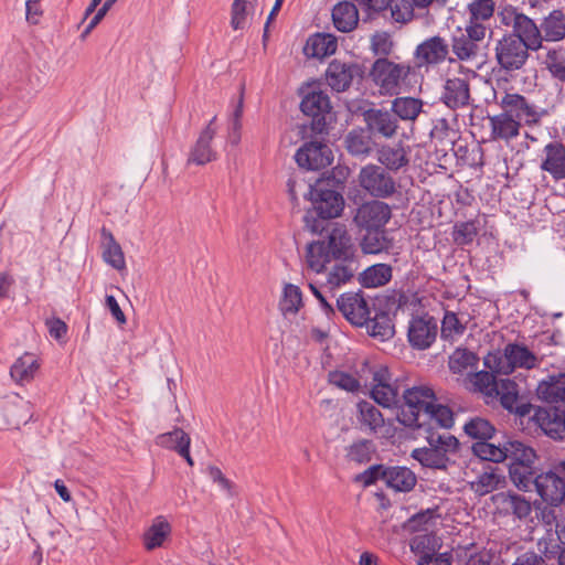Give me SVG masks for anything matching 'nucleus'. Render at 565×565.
Returning <instances> with one entry per match:
<instances>
[{
    "mask_svg": "<svg viewBox=\"0 0 565 565\" xmlns=\"http://www.w3.org/2000/svg\"><path fill=\"white\" fill-rule=\"evenodd\" d=\"M533 490L552 507H557L565 500V481L554 468L536 476Z\"/></svg>",
    "mask_w": 565,
    "mask_h": 565,
    "instance_id": "obj_15",
    "label": "nucleus"
},
{
    "mask_svg": "<svg viewBox=\"0 0 565 565\" xmlns=\"http://www.w3.org/2000/svg\"><path fill=\"white\" fill-rule=\"evenodd\" d=\"M531 49L514 35H503L495 44V60L501 70H521L530 57Z\"/></svg>",
    "mask_w": 565,
    "mask_h": 565,
    "instance_id": "obj_4",
    "label": "nucleus"
},
{
    "mask_svg": "<svg viewBox=\"0 0 565 565\" xmlns=\"http://www.w3.org/2000/svg\"><path fill=\"white\" fill-rule=\"evenodd\" d=\"M440 99L450 109L466 107L470 102V85L466 78L451 77L445 82Z\"/></svg>",
    "mask_w": 565,
    "mask_h": 565,
    "instance_id": "obj_22",
    "label": "nucleus"
},
{
    "mask_svg": "<svg viewBox=\"0 0 565 565\" xmlns=\"http://www.w3.org/2000/svg\"><path fill=\"white\" fill-rule=\"evenodd\" d=\"M338 47L335 36L329 33H317L309 38L306 52L313 57L322 58L334 54Z\"/></svg>",
    "mask_w": 565,
    "mask_h": 565,
    "instance_id": "obj_38",
    "label": "nucleus"
},
{
    "mask_svg": "<svg viewBox=\"0 0 565 565\" xmlns=\"http://www.w3.org/2000/svg\"><path fill=\"white\" fill-rule=\"evenodd\" d=\"M364 73V66L359 63L333 60L327 67L326 79L332 90L342 93L354 82H361Z\"/></svg>",
    "mask_w": 565,
    "mask_h": 565,
    "instance_id": "obj_7",
    "label": "nucleus"
},
{
    "mask_svg": "<svg viewBox=\"0 0 565 565\" xmlns=\"http://www.w3.org/2000/svg\"><path fill=\"white\" fill-rule=\"evenodd\" d=\"M536 394L547 405H565V373L550 375L541 381Z\"/></svg>",
    "mask_w": 565,
    "mask_h": 565,
    "instance_id": "obj_26",
    "label": "nucleus"
},
{
    "mask_svg": "<svg viewBox=\"0 0 565 565\" xmlns=\"http://www.w3.org/2000/svg\"><path fill=\"white\" fill-rule=\"evenodd\" d=\"M403 404L397 413V420L405 427L418 429L424 414L428 413L437 397L431 387L413 386L403 393Z\"/></svg>",
    "mask_w": 565,
    "mask_h": 565,
    "instance_id": "obj_2",
    "label": "nucleus"
},
{
    "mask_svg": "<svg viewBox=\"0 0 565 565\" xmlns=\"http://www.w3.org/2000/svg\"><path fill=\"white\" fill-rule=\"evenodd\" d=\"M360 186L376 199L391 198L396 192L394 178L381 166L366 164L359 173Z\"/></svg>",
    "mask_w": 565,
    "mask_h": 565,
    "instance_id": "obj_5",
    "label": "nucleus"
},
{
    "mask_svg": "<svg viewBox=\"0 0 565 565\" xmlns=\"http://www.w3.org/2000/svg\"><path fill=\"white\" fill-rule=\"evenodd\" d=\"M463 430L469 437L478 439V441L492 438L495 431L493 425L489 420L481 417L471 418L465 424Z\"/></svg>",
    "mask_w": 565,
    "mask_h": 565,
    "instance_id": "obj_56",
    "label": "nucleus"
},
{
    "mask_svg": "<svg viewBox=\"0 0 565 565\" xmlns=\"http://www.w3.org/2000/svg\"><path fill=\"white\" fill-rule=\"evenodd\" d=\"M540 169L555 181L565 179V145L561 140H551L542 149Z\"/></svg>",
    "mask_w": 565,
    "mask_h": 565,
    "instance_id": "obj_17",
    "label": "nucleus"
},
{
    "mask_svg": "<svg viewBox=\"0 0 565 565\" xmlns=\"http://www.w3.org/2000/svg\"><path fill=\"white\" fill-rule=\"evenodd\" d=\"M437 331V321L434 317L425 315L413 318L407 331L408 342L414 349L426 350L435 342Z\"/></svg>",
    "mask_w": 565,
    "mask_h": 565,
    "instance_id": "obj_16",
    "label": "nucleus"
},
{
    "mask_svg": "<svg viewBox=\"0 0 565 565\" xmlns=\"http://www.w3.org/2000/svg\"><path fill=\"white\" fill-rule=\"evenodd\" d=\"M412 72V66L405 63H395L387 57L376 58L369 72L373 84L379 88L383 96L398 95L402 82L405 81Z\"/></svg>",
    "mask_w": 565,
    "mask_h": 565,
    "instance_id": "obj_3",
    "label": "nucleus"
},
{
    "mask_svg": "<svg viewBox=\"0 0 565 565\" xmlns=\"http://www.w3.org/2000/svg\"><path fill=\"white\" fill-rule=\"evenodd\" d=\"M356 270L355 259L349 258L348 260H335L334 265L327 273V280L323 288L328 289L331 296H334V290L340 286L349 282Z\"/></svg>",
    "mask_w": 565,
    "mask_h": 565,
    "instance_id": "obj_28",
    "label": "nucleus"
},
{
    "mask_svg": "<svg viewBox=\"0 0 565 565\" xmlns=\"http://www.w3.org/2000/svg\"><path fill=\"white\" fill-rule=\"evenodd\" d=\"M295 160L300 168L320 170L333 161V153L328 143L318 140L305 142L296 152Z\"/></svg>",
    "mask_w": 565,
    "mask_h": 565,
    "instance_id": "obj_10",
    "label": "nucleus"
},
{
    "mask_svg": "<svg viewBox=\"0 0 565 565\" xmlns=\"http://www.w3.org/2000/svg\"><path fill=\"white\" fill-rule=\"evenodd\" d=\"M306 259L308 267L317 274L327 269V265L332 260L329 254L326 242L317 241L307 246Z\"/></svg>",
    "mask_w": 565,
    "mask_h": 565,
    "instance_id": "obj_44",
    "label": "nucleus"
},
{
    "mask_svg": "<svg viewBox=\"0 0 565 565\" xmlns=\"http://www.w3.org/2000/svg\"><path fill=\"white\" fill-rule=\"evenodd\" d=\"M509 35H514L521 40L533 52L543 47V35L540 26L524 13L513 22V31Z\"/></svg>",
    "mask_w": 565,
    "mask_h": 565,
    "instance_id": "obj_24",
    "label": "nucleus"
},
{
    "mask_svg": "<svg viewBox=\"0 0 565 565\" xmlns=\"http://www.w3.org/2000/svg\"><path fill=\"white\" fill-rule=\"evenodd\" d=\"M171 532L170 524L162 518L157 521L143 534V543L148 551L160 547Z\"/></svg>",
    "mask_w": 565,
    "mask_h": 565,
    "instance_id": "obj_51",
    "label": "nucleus"
},
{
    "mask_svg": "<svg viewBox=\"0 0 565 565\" xmlns=\"http://www.w3.org/2000/svg\"><path fill=\"white\" fill-rule=\"evenodd\" d=\"M507 459L511 462L509 466L534 465L537 460L535 450L519 440H508L504 443Z\"/></svg>",
    "mask_w": 565,
    "mask_h": 565,
    "instance_id": "obj_39",
    "label": "nucleus"
},
{
    "mask_svg": "<svg viewBox=\"0 0 565 565\" xmlns=\"http://www.w3.org/2000/svg\"><path fill=\"white\" fill-rule=\"evenodd\" d=\"M358 407V419L366 426L371 431L376 433L377 429L384 426V417L381 411L367 401H361L356 405Z\"/></svg>",
    "mask_w": 565,
    "mask_h": 565,
    "instance_id": "obj_48",
    "label": "nucleus"
},
{
    "mask_svg": "<svg viewBox=\"0 0 565 565\" xmlns=\"http://www.w3.org/2000/svg\"><path fill=\"white\" fill-rule=\"evenodd\" d=\"M450 47L456 60L461 62H472L478 60L481 56L482 51L481 47L478 46V43L471 42L460 32L451 36L449 49Z\"/></svg>",
    "mask_w": 565,
    "mask_h": 565,
    "instance_id": "obj_37",
    "label": "nucleus"
},
{
    "mask_svg": "<svg viewBox=\"0 0 565 565\" xmlns=\"http://www.w3.org/2000/svg\"><path fill=\"white\" fill-rule=\"evenodd\" d=\"M156 444L164 449L173 450L177 454L183 445L191 446V438L182 428H174L171 431L160 434L156 437Z\"/></svg>",
    "mask_w": 565,
    "mask_h": 565,
    "instance_id": "obj_52",
    "label": "nucleus"
},
{
    "mask_svg": "<svg viewBox=\"0 0 565 565\" xmlns=\"http://www.w3.org/2000/svg\"><path fill=\"white\" fill-rule=\"evenodd\" d=\"M534 418L546 436L554 440H565V405L539 407Z\"/></svg>",
    "mask_w": 565,
    "mask_h": 565,
    "instance_id": "obj_13",
    "label": "nucleus"
},
{
    "mask_svg": "<svg viewBox=\"0 0 565 565\" xmlns=\"http://www.w3.org/2000/svg\"><path fill=\"white\" fill-rule=\"evenodd\" d=\"M502 113L527 126L537 125L547 113L531 104L523 95L518 93H504L498 103Z\"/></svg>",
    "mask_w": 565,
    "mask_h": 565,
    "instance_id": "obj_6",
    "label": "nucleus"
},
{
    "mask_svg": "<svg viewBox=\"0 0 565 565\" xmlns=\"http://www.w3.org/2000/svg\"><path fill=\"white\" fill-rule=\"evenodd\" d=\"M424 103L415 97H396L392 102L391 110L402 120L414 121L423 110Z\"/></svg>",
    "mask_w": 565,
    "mask_h": 565,
    "instance_id": "obj_42",
    "label": "nucleus"
},
{
    "mask_svg": "<svg viewBox=\"0 0 565 565\" xmlns=\"http://www.w3.org/2000/svg\"><path fill=\"white\" fill-rule=\"evenodd\" d=\"M328 377L330 384L347 392L354 393L360 388L359 380L347 372L333 371L329 373Z\"/></svg>",
    "mask_w": 565,
    "mask_h": 565,
    "instance_id": "obj_62",
    "label": "nucleus"
},
{
    "mask_svg": "<svg viewBox=\"0 0 565 565\" xmlns=\"http://www.w3.org/2000/svg\"><path fill=\"white\" fill-rule=\"evenodd\" d=\"M385 484L398 492H409L417 483L416 475L407 467H387L384 472Z\"/></svg>",
    "mask_w": 565,
    "mask_h": 565,
    "instance_id": "obj_30",
    "label": "nucleus"
},
{
    "mask_svg": "<svg viewBox=\"0 0 565 565\" xmlns=\"http://www.w3.org/2000/svg\"><path fill=\"white\" fill-rule=\"evenodd\" d=\"M332 21L338 31L343 33L351 32L359 22L356 6L350 1L337 3L332 9Z\"/></svg>",
    "mask_w": 565,
    "mask_h": 565,
    "instance_id": "obj_31",
    "label": "nucleus"
},
{
    "mask_svg": "<svg viewBox=\"0 0 565 565\" xmlns=\"http://www.w3.org/2000/svg\"><path fill=\"white\" fill-rule=\"evenodd\" d=\"M38 370L39 363L34 355L25 353L12 364L10 375L17 383L23 384L33 380Z\"/></svg>",
    "mask_w": 565,
    "mask_h": 565,
    "instance_id": "obj_43",
    "label": "nucleus"
},
{
    "mask_svg": "<svg viewBox=\"0 0 565 565\" xmlns=\"http://www.w3.org/2000/svg\"><path fill=\"white\" fill-rule=\"evenodd\" d=\"M302 306V294L298 286L287 284L284 288L282 298L279 302V309L284 316L295 315Z\"/></svg>",
    "mask_w": 565,
    "mask_h": 565,
    "instance_id": "obj_54",
    "label": "nucleus"
},
{
    "mask_svg": "<svg viewBox=\"0 0 565 565\" xmlns=\"http://www.w3.org/2000/svg\"><path fill=\"white\" fill-rule=\"evenodd\" d=\"M466 327L460 322L457 315L452 311H446L441 321V338L448 339L454 335H461Z\"/></svg>",
    "mask_w": 565,
    "mask_h": 565,
    "instance_id": "obj_64",
    "label": "nucleus"
},
{
    "mask_svg": "<svg viewBox=\"0 0 565 565\" xmlns=\"http://www.w3.org/2000/svg\"><path fill=\"white\" fill-rule=\"evenodd\" d=\"M477 363L478 356L468 349L458 348L449 356V369L458 374L475 367Z\"/></svg>",
    "mask_w": 565,
    "mask_h": 565,
    "instance_id": "obj_57",
    "label": "nucleus"
},
{
    "mask_svg": "<svg viewBox=\"0 0 565 565\" xmlns=\"http://www.w3.org/2000/svg\"><path fill=\"white\" fill-rule=\"evenodd\" d=\"M395 22L407 23L414 18V4L411 0H395L388 6Z\"/></svg>",
    "mask_w": 565,
    "mask_h": 565,
    "instance_id": "obj_61",
    "label": "nucleus"
},
{
    "mask_svg": "<svg viewBox=\"0 0 565 565\" xmlns=\"http://www.w3.org/2000/svg\"><path fill=\"white\" fill-rule=\"evenodd\" d=\"M504 356L511 369L526 367L532 369L536 365V356L525 347L519 344H508L504 350Z\"/></svg>",
    "mask_w": 565,
    "mask_h": 565,
    "instance_id": "obj_46",
    "label": "nucleus"
},
{
    "mask_svg": "<svg viewBox=\"0 0 565 565\" xmlns=\"http://www.w3.org/2000/svg\"><path fill=\"white\" fill-rule=\"evenodd\" d=\"M372 135L362 128L352 129L344 139L345 148L352 156L367 157L373 149Z\"/></svg>",
    "mask_w": 565,
    "mask_h": 565,
    "instance_id": "obj_36",
    "label": "nucleus"
},
{
    "mask_svg": "<svg viewBox=\"0 0 565 565\" xmlns=\"http://www.w3.org/2000/svg\"><path fill=\"white\" fill-rule=\"evenodd\" d=\"M365 324L370 334L373 338H380L382 341L391 339L395 333L390 315L382 310H375L374 317H370Z\"/></svg>",
    "mask_w": 565,
    "mask_h": 565,
    "instance_id": "obj_45",
    "label": "nucleus"
},
{
    "mask_svg": "<svg viewBox=\"0 0 565 565\" xmlns=\"http://www.w3.org/2000/svg\"><path fill=\"white\" fill-rule=\"evenodd\" d=\"M499 398L502 407L510 413L525 416L530 414L531 405L527 403H520L518 384L511 380H501L499 386L494 392Z\"/></svg>",
    "mask_w": 565,
    "mask_h": 565,
    "instance_id": "obj_25",
    "label": "nucleus"
},
{
    "mask_svg": "<svg viewBox=\"0 0 565 565\" xmlns=\"http://www.w3.org/2000/svg\"><path fill=\"white\" fill-rule=\"evenodd\" d=\"M450 49L448 41L440 36L434 35L419 43L414 52L415 60L419 67L436 66L446 61L452 62L449 57Z\"/></svg>",
    "mask_w": 565,
    "mask_h": 565,
    "instance_id": "obj_12",
    "label": "nucleus"
},
{
    "mask_svg": "<svg viewBox=\"0 0 565 565\" xmlns=\"http://www.w3.org/2000/svg\"><path fill=\"white\" fill-rule=\"evenodd\" d=\"M425 438L429 447L414 449L412 458L423 467L446 470L450 463L448 455L457 452L459 448L458 439L449 433H428L425 434Z\"/></svg>",
    "mask_w": 565,
    "mask_h": 565,
    "instance_id": "obj_1",
    "label": "nucleus"
},
{
    "mask_svg": "<svg viewBox=\"0 0 565 565\" xmlns=\"http://www.w3.org/2000/svg\"><path fill=\"white\" fill-rule=\"evenodd\" d=\"M309 201L323 217H338L344 206L343 196L321 181H317L309 190Z\"/></svg>",
    "mask_w": 565,
    "mask_h": 565,
    "instance_id": "obj_9",
    "label": "nucleus"
},
{
    "mask_svg": "<svg viewBox=\"0 0 565 565\" xmlns=\"http://www.w3.org/2000/svg\"><path fill=\"white\" fill-rule=\"evenodd\" d=\"M337 308L352 324L362 327L370 320L371 309L362 292H344L337 299Z\"/></svg>",
    "mask_w": 565,
    "mask_h": 565,
    "instance_id": "obj_14",
    "label": "nucleus"
},
{
    "mask_svg": "<svg viewBox=\"0 0 565 565\" xmlns=\"http://www.w3.org/2000/svg\"><path fill=\"white\" fill-rule=\"evenodd\" d=\"M454 425V413L446 406L434 402L428 413L424 414L423 422L418 427V431L424 434L435 433L436 427L450 428Z\"/></svg>",
    "mask_w": 565,
    "mask_h": 565,
    "instance_id": "obj_29",
    "label": "nucleus"
},
{
    "mask_svg": "<svg viewBox=\"0 0 565 565\" xmlns=\"http://www.w3.org/2000/svg\"><path fill=\"white\" fill-rule=\"evenodd\" d=\"M409 150L402 143L394 146H383L379 150V162L384 166V169L390 171H398L409 164Z\"/></svg>",
    "mask_w": 565,
    "mask_h": 565,
    "instance_id": "obj_33",
    "label": "nucleus"
},
{
    "mask_svg": "<svg viewBox=\"0 0 565 565\" xmlns=\"http://www.w3.org/2000/svg\"><path fill=\"white\" fill-rule=\"evenodd\" d=\"M387 367L381 366L373 373L372 398L383 407H392L398 403V388L391 384Z\"/></svg>",
    "mask_w": 565,
    "mask_h": 565,
    "instance_id": "obj_20",
    "label": "nucleus"
},
{
    "mask_svg": "<svg viewBox=\"0 0 565 565\" xmlns=\"http://www.w3.org/2000/svg\"><path fill=\"white\" fill-rule=\"evenodd\" d=\"M491 128V140L510 141L520 134L521 124L508 115L501 113L489 117Z\"/></svg>",
    "mask_w": 565,
    "mask_h": 565,
    "instance_id": "obj_32",
    "label": "nucleus"
},
{
    "mask_svg": "<svg viewBox=\"0 0 565 565\" xmlns=\"http://www.w3.org/2000/svg\"><path fill=\"white\" fill-rule=\"evenodd\" d=\"M504 482L505 478L500 473L499 469L490 468V470L483 471L478 476L477 480L472 483V488L480 495H484L499 489Z\"/></svg>",
    "mask_w": 565,
    "mask_h": 565,
    "instance_id": "obj_49",
    "label": "nucleus"
},
{
    "mask_svg": "<svg viewBox=\"0 0 565 565\" xmlns=\"http://www.w3.org/2000/svg\"><path fill=\"white\" fill-rule=\"evenodd\" d=\"M363 117L371 135L385 139L396 135L398 120L393 113L385 109L371 108L364 111Z\"/></svg>",
    "mask_w": 565,
    "mask_h": 565,
    "instance_id": "obj_19",
    "label": "nucleus"
},
{
    "mask_svg": "<svg viewBox=\"0 0 565 565\" xmlns=\"http://www.w3.org/2000/svg\"><path fill=\"white\" fill-rule=\"evenodd\" d=\"M543 41L558 42L565 39V13L553 10L540 24Z\"/></svg>",
    "mask_w": 565,
    "mask_h": 565,
    "instance_id": "obj_35",
    "label": "nucleus"
},
{
    "mask_svg": "<svg viewBox=\"0 0 565 565\" xmlns=\"http://www.w3.org/2000/svg\"><path fill=\"white\" fill-rule=\"evenodd\" d=\"M300 109L311 117L310 128L315 135L328 132L326 115L331 110L330 99L327 93L322 90H311L303 96L300 103Z\"/></svg>",
    "mask_w": 565,
    "mask_h": 565,
    "instance_id": "obj_8",
    "label": "nucleus"
},
{
    "mask_svg": "<svg viewBox=\"0 0 565 565\" xmlns=\"http://www.w3.org/2000/svg\"><path fill=\"white\" fill-rule=\"evenodd\" d=\"M360 246L364 254H379L388 248L390 242L384 228L365 230Z\"/></svg>",
    "mask_w": 565,
    "mask_h": 565,
    "instance_id": "obj_50",
    "label": "nucleus"
},
{
    "mask_svg": "<svg viewBox=\"0 0 565 565\" xmlns=\"http://www.w3.org/2000/svg\"><path fill=\"white\" fill-rule=\"evenodd\" d=\"M494 10V0H472L468 4L469 19L477 21H487L491 19Z\"/></svg>",
    "mask_w": 565,
    "mask_h": 565,
    "instance_id": "obj_59",
    "label": "nucleus"
},
{
    "mask_svg": "<svg viewBox=\"0 0 565 565\" xmlns=\"http://www.w3.org/2000/svg\"><path fill=\"white\" fill-rule=\"evenodd\" d=\"M473 454L482 460L502 462L507 459V451L503 445H494L488 440L477 441L472 446Z\"/></svg>",
    "mask_w": 565,
    "mask_h": 565,
    "instance_id": "obj_55",
    "label": "nucleus"
},
{
    "mask_svg": "<svg viewBox=\"0 0 565 565\" xmlns=\"http://www.w3.org/2000/svg\"><path fill=\"white\" fill-rule=\"evenodd\" d=\"M376 447L372 440L359 439L347 447L345 458L356 463H366L371 461Z\"/></svg>",
    "mask_w": 565,
    "mask_h": 565,
    "instance_id": "obj_53",
    "label": "nucleus"
},
{
    "mask_svg": "<svg viewBox=\"0 0 565 565\" xmlns=\"http://www.w3.org/2000/svg\"><path fill=\"white\" fill-rule=\"evenodd\" d=\"M440 546V539L435 533L418 534L411 543V550L419 556L418 565H428Z\"/></svg>",
    "mask_w": 565,
    "mask_h": 565,
    "instance_id": "obj_34",
    "label": "nucleus"
},
{
    "mask_svg": "<svg viewBox=\"0 0 565 565\" xmlns=\"http://www.w3.org/2000/svg\"><path fill=\"white\" fill-rule=\"evenodd\" d=\"M494 502L505 515H513L520 521H525L532 513V504L523 495L513 491L500 492L494 495Z\"/></svg>",
    "mask_w": 565,
    "mask_h": 565,
    "instance_id": "obj_23",
    "label": "nucleus"
},
{
    "mask_svg": "<svg viewBox=\"0 0 565 565\" xmlns=\"http://www.w3.org/2000/svg\"><path fill=\"white\" fill-rule=\"evenodd\" d=\"M392 266L375 264L364 269L359 277L360 284L365 288H376L386 285L392 279Z\"/></svg>",
    "mask_w": 565,
    "mask_h": 565,
    "instance_id": "obj_40",
    "label": "nucleus"
},
{
    "mask_svg": "<svg viewBox=\"0 0 565 565\" xmlns=\"http://www.w3.org/2000/svg\"><path fill=\"white\" fill-rule=\"evenodd\" d=\"M327 249L333 260H348L354 258V248L351 236L344 225L334 223L328 232Z\"/></svg>",
    "mask_w": 565,
    "mask_h": 565,
    "instance_id": "obj_21",
    "label": "nucleus"
},
{
    "mask_svg": "<svg viewBox=\"0 0 565 565\" xmlns=\"http://www.w3.org/2000/svg\"><path fill=\"white\" fill-rule=\"evenodd\" d=\"M479 233L478 221L458 222L454 225L452 239L457 245H469Z\"/></svg>",
    "mask_w": 565,
    "mask_h": 565,
    "instance_id": "obj_58",
    "label": "nucleus"
},
{
    "mask_svg": "<svg viewBox=\"0 0 565 565\" xmlns=\"http://www.w3.org/2000/svg\"><path fill=\"white\" fill-rule=\"evenodd\" d=\"M394 47L391 35L387 32H376L371 38V50L374 55L387 57Z\"/></svg>",
    "mask_w": 565,
    "mask_h": 565,
    "instance_id": "obj_63",
    "label": "nucleus"
},
{
    "mask_svg": "<svg viewBox=\"0 0 565 565\" xmlns=\"http://www.w3.org/2000/svg\"><path fill=\"white\" fill-rule=\"evenodd\" d=\"M4 413L6 425L11 427H20L25 425L32 418L30 402L19 395L7 398L2 406Z\"/></svg>",
    "mask_w": 565,
    "mask_h": 565,
    "instance_id": "obj_27",
    "label": "nucleus"
},
{
    "mask_svg": "<svg viewBox=\"0 0 565 565\" xmlns=\"http://www.w3.org/2000/svg\"><path fill=\"white\" fill-rule=\"evenodd\" d=\"M543 64L553 78L565 83V47L557 46L548 49Z\"/></svg>",
    "mask_w": 565,
    "mask_h": 565,
    "instance_id": "obj_47",
    "label": "nucleus"
},
{
    "mask_svg": "<svg viewBox=\"0 0 565 565\" xmlns=\"http://www.w3.org/2000/svg\"><path fill=\"white\" fill-rule=\"evenodd\" d=\"M509 476L520 491L531 492L535 487L539 473L534 465H519L509 466Z\"/></svg>",
    "mask_w": 565,
    "mask_h": 565,
    "instance_id": "obj_41",
    "label": "nucleus"
},
{
    "mask_svg": "<svg viewBox=\"0 0 565 565\" xmlns=\"http://www.w3.org/2000/svg\"><path fill=\"white\" fill-rule=\"evenodd\" d=\"M392 216L391 207L380 200L361 204L353 215V223L361 230L384 228Z\"/></svg>",
    "mask_w": 565,
    "mask_h": 565,
    "instance_id": "obj_11",
    "label": "nucleus"
},
{
    "mask_svg": "<svg viewBox=\"0 0 565 565\" xmlns=\"http://www.w3.org/2000/svg\"><path fill=\"white\" fill-rule=\"evenodd\" d=\"M216 120L214 116L206 127L200 132L199 138L192 146L188 157L189 164L204 166L217 159V152L211 146V142L216 135V128L213 126Z\"/></svg>",
    "mask_w": 565,
    "mask_h": 565,
    "instance_id": "obj_18",
    "label": "nucleus"
},
{
    "mask_svg": "<svg viewBox=\"0 0 565 565\" xmlns=\"http://www.w3.org/2000/svg\"><path fill=\"white\" fill-rule=\"evenodd\" d=\"M103 259L117 270L126 268L124 252L117 242L105 243Z\"/></svg>",
    "mask_w": 565,
    "mask_h": 565,
    "instance_id": "obj_60",
    "label": "nucleus"
}]
</instances>
